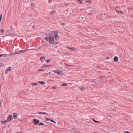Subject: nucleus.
Here are the masks:
<instances>
[{"mask_svg":"<svg viewBox=\"0 0 133 133\" xmlns=\"http://www.w3.org/2000/svg\"><path fill=\"white\" fill-rule=\"evenodd\" d=\"M116 11L118 13H119L121 14H123V12L121 11H118L116 10Z\"/></svg>","mask_w":133,"mask_h":133,"instance_id":"obj_17","label":"nucleus"},{"mask_svg":"<svg viewBox=\"0 0 133 133\" xmlns=\"http://www.w3.org/2000/svg\"><path fill=\"white\" fill-rule=\"evenodd\" d=\"M27 50V49H25L24 50H20L19 51L20 52V53H22L23 52H24L25 51H26Z\"/></svg>","mask_w":133,"mask_h":133,"instance_id":"obj_21","label":"nucleus"},{"mask_svg":"<svg viewBox=\"0 0 133 133\" xmlns=\"http://www.w3.org/2000/svg\"><path fill=\"white\" fill-rule=\"evenodd\" d=\"M45 119H46V120H49L50 119V118H45Z\"/></svg>","mask_w":133,"mask_h":133,"instance_id":"obj_39","label":"nucleus"},{"mask_svg":"<svg viewBox=\"0 0 133 133\" xmlns=\"http://www.w3.org/2000/svg\"><path fill=\"white\" fill-rule=\"evenodd\" d=\"M118 60V57L117 56H115L114 58V61L115 62H117Z\"/></svg>","mask_w":133,"mask_h":133,"instance_id":"obj_12","label":"nucleus"},{"mask_svg":"<svg viewBox=\"0 0 133 133\" xmlns=\"http://www.w3.org/2000/svg\"><path fill=\"white\" fill-rule=\"evenodd\" d=\"M67 84H68L66 83H64L62 85L63 86H66L67 85Z\"/></svg>","mask_w":133,"mask_h":133,"instance_id":"obj_26","label":"nucleus"},{"mask_svg":"<svg viewBox=\"0 0 133 133\" xmlns=\"http://www.w3.org/2000/svg\"><path fill=\"white\" fill-rule=\"evenodd\" d=\"M3 65V64L2 63H0V66H2Z\"/></svg>","mask_w":133,"mask_h":133,"instance_id":"obj_38","label":"nucleus"},{"mask_svg":"<svg viewBox=\"0 0 133 133\" xmlns=\"http://www.w3.org/2000/svg\"><path fill=\"white\" fill-rule=\"evenodd\" d=\"M11 28V30L10 31H9V32L10 33L12 34V33L14 32V30L12 29L11 26H10Z\"/></svg>","mask_w":133,"mask_h":133,"instance_id":"obj_16","label":"nucleus"},{"mask_svg":"<svg viewBox=\"0 0 133 133\" xmlns=\"http://www.w3.org/2000/svg\"><path fill=\"white\" fill-rule=\"evenodd\" d=\"M128 9H132L131 8H130V7H129L128 8Z\"/></svg>","mask_w":133,"mask_h":133,"instance_id":"obj_44","label":"nucleus"},{"mask_svg":"<svg viewBox=\"0 0 133 133\" xmlns=\"http://www.w3.org/2000/svg\"><path fill=\"white\" fill-rule=\"evenodd\" d=\"M8 56V55L6 54H1L0 55V57H6Z\"/></svg>","mask_w":133,"mask_h":133,"instance_id":"obj_10","label":"nucleus"},{"mask_svg":"<svg viewBox=\"0 0 133 133\" xmlns=\"http://www.w3.org/2000/svg\"><path fill=\"white\" fill-rule=\"evenodd\" d=\"M56 12V11H51V12H50V14H54V13H55Z\"/></svg>","mask_w":133,"mask_h":133,"instance_id":"obj_30","label":"nucleus"},{"mask_svg":"<svg viewBox=\"0 0 133 133\" xmlns=\"http://www.w3.org/2000/svg\"><path fill=\"white\" fill-rule=\"evenodd\" d=\"M55 31H53V32H55Z\"/></svg>","mask_w":133,"mask_h":133,"instance_id":"obj_56","label":"nucleus"},{"mask_svg":"<svg viewBox=\"0 0 133 133\" xmlns=\"http://www.w3.org/2000/svg\"><path fill=\"white\" fill-rule=\"evenodd\" d=\"M125 133H130L128 131H127L125 132Z\"/></svg>","mask_w":133,"mask_h":133,"instance_id":"obj_47","label":"nucleus"},{"mask_svg":"<svg viewBox=\"0 0 133 133\" xmlns=\"http://www.w3.org/2000/svg\"><path fill=\"white\" fill-rule=\"evenodd\" d=\"M12 119V115H9L7 117V120L8 122H9Z\"/></svg>","mask_w":133,"mask_h":133,"instance_id":"obj_6","label":"nucleus"},{"mask_svg":"<svg viewBox=\"0 0 133 133\" xmlns=\"http://www.w3.org/2000/svg\"><path fill=\"white\" fill-rule=\"evenodd\" d=\"M31 6H32L33 5V4L32 3H31Z\"/></svg>","mask_w":133,"mask_h":133,"instance_id":"obj_51","label":"nucleus"},{"mask_svg":"<svg viewBox=\"0 0 133 133\" xmlns=\"http://www.w3.org/2000/svg\"><path fill=\"white\" fill-rule=\"evenodd\" d=\"M31 84L32 86H34L38 84V83H32Z\"/></svg>","mask_w":133,"mask_h":133,"instance_id":"obj_13","label":"nucleus"},{"mask_svg":"<svg viewBox=\"0 0 133 133\" xmlns=\"http://www.w3.org/2000/svg\"><path fill=\"white\" fill-rule=\"evenodd\" d=\"M81 18L82 19H83L84 18L83 17H82Z\"/></svg>","mask_w":133,"mask_h":133,"instance_id":"obj_49","label":"nucleus"},{"mask_svg":"<svg viewBox=\"0 0 133 133\" xmlns=\"http://www.w3.org/2000/svg\"><path fill=\"white\" fill-rule=\"evenodd\" d=\"M58 43V42H54V44L55 45V44H57Z\"/></svg>","mask_w":133,"mask_h":133,"instance_id":"obj_36","label":"nucleus"},{"mask_svg":"<svg viewBox=\"0 0 133 133\" xmlns=\"http://www.w3.org/2000/svg\"><path fill=\"white\" fill-rule=\"evenodd\" d=\"M51 60V59H48V60H47L46 61V62L47 63H49V61Z\"/></svg>","mask_w":133,"mask_h":133,"instance_id":"obj_35","label":"nucleus"},{"mask_svg":"<svg viewBox=\"0 0 133 133\" xmlns=\"http://www.w3.org/2000/svg\"><path fill=\"white\" fill-rule=\"evenodd\" d=\"M49 43L51 44H52L54 43V38L53 35L52 34H49Z\"/></svg>","mask_w":133,"mask_h":133,"instance_id":"obj_1","label":"nucleus"},{"mask_svg":"<svg viewBox=\"0 0 133 133\" xmlns=\"http://www.w3.org/2000/svg\"><path fill=\"white\" fill-rule=\"evenodd\" d=\"M33 121H34V124L37 125L38 124L39 122V121L38 119H33L32 120Z\"/></svg>","mask_w":133,"mask_h":133,"instance_id":"obj_3","label":"nucleus"},{"mask_svg":"<svg viewBox=\"0 0 133 133\" xmlns=\"http://www.w3.org/2000/svg\"><path fill=\"white\" fill-rule=\"evenodd\" d=\"M20 53V51H19L17 52H14L13 53H11L9 55L11 56V55H15V54H19Z\"/></svg>","mask_w":133,"mask_h":133,"instance_id":"obj_8","label":"nucleus"},{"mask_svg":"<svg viewBox=\"0 0 133 133\" xmlns=\"http://www.w3.org/2000/svg\"><path fill=\"white\" fill-rule=\"evenodd\" d=\"M38 125H44V124L42 122H41L39 123L38 124Z\"/></svg>","mask_w":133,"mask_h":133,"instance_id":"obj_22","label":"nucleus"},{"mask_svg":"<svg viewBox=\"0 0 133 133\" xmlns=\"http://www.w3.org/2000/svg\"><path fill=\"white\" fill-rule=\"evenodd\" d=\"M2 14H1L0 15V22H1V20H2Z\"/></svg>","mask_w":133,"mask_h":133,"instance_id":"obj_28","label":"nucleus"},{"mask_svg":"<svg viewBox=\"0 0 133 133\" xmlns=\"http://www.w3.org/2000/svg\"><path fill=\"white\" fill-rule=\"evenodd\" d=\"M56 89V88L55 87H53L52 88V89Z\"/></svg>","mask_w":133,"mask_h":133,"instance_id":"obj_42","label":"nucleus"},{"mask_svg":"<svg viewBox=\"0 0 133 133\" xmlns=\"http://www.w3.org/2000/svg\"><path fill=\"white\" fill-rule=\"evenodd\" d=\"M45 59V57H41L40 58V59L41 60L42 62L44 61V60Z\"/></svg>","mask_w":133,"mask_h":133,"instance_id":"obj_15","label":"nucleus"},{"mask_svg":"<svg viewBox=\"0 0 133 133\" xmlns=\"http://www.w3.org/2000/svg\"><path fill=\"white\" fill-rule=\"evenodd\" d=\"M44 39L47 41H48L49 40V37H46L44 38Z\"/></svg>","mask_w":133,"mask_h":133,"instance_id":"obj_20","label":"nucleus"},{"mask_svg":"<svg viewBox=\"0 0 133 133\" xmlns=\"http://www.w3.org/2000/svg\"><path fill=\"white\" fill-rule=\"evenodd\" d=\"M53 71L56 73L57 75H61L62 74V72L61 71H59L58 70H54Z\"/></svg>","mask_w":133,"mask_h":133,"instance_id":"obj_4","label":"nucleus"},{"mask_svg":"<svg viewBox=\"0 0 133 133\" xmlns=\"http://www.w3.org/2000/svg\"><path fill=\"white\" fill-rule=\"evenodd\" d=\"M11 69L12 67L11 66H10L6 70L5 72V74H7L8 72L10 71L11 70Z\"/></svg>","mask_w":133,"mask_h":133,"instance_id":"obj_7","label":"nucleus"},{"mask_svg":"<svg viewBox=\"0 0 133 133\" xmlns=\"http://www.w3.org/2000/svg\"><path fill=\"white\" fill-rule=\"evenodd\" d=\"M57 33H56L54 35L55 39V40H58L59 39V37L57 33L58 32V31H56Z\"/></svg>","mask_w":133,"mask_h":133,"instance_id":"obj_5","label":"nucleus"},{"mask_svg":"<svg viewBox=\"0 0 133 133\" xmlns=\"http://www.w3.org/2000/svg\"><path fill=\"white\" fill-rule=\"evenodd\" d=\"M77 1H78L79 3H80L81 4H82L83 3L82 2L81 0H77Z\"/></svg>","mask_w":133,"mask_h":133,"instance_id":"obj_32","label":"nucleus"},{"mask_svg":"<svg viewBox=\"0 0 133 133\" xmlns=\"http://www.w3.org/2000/svg\"><path fill=\"white\" fill-rule=\"evenodd\" d=\"M8 35H6V36H8Z\"/></svg>","mask_w":133,"mask_h":133,"instance_id":"obj_54","label":"nucleus"},{"mask_svg":"<svg viewBox=\"0 0 133 133\" xmlns=\"http://www.w3.org/2000/svg\"><path fill=\"white\" fill-rule=\"evenodd\" d=\"M90 82L91 83H95L96 84H97L96 82L95 81H91Z\"/></svg>","mask_w":133,"mask_h":133,"instance_id":"obj_24","label":"nucleus"},{"mask_svg":"<svg viewBox=\"0 0 133 133\" xmlns=\"http://www.w3.org/2000/svg\"><path fill=\"white\" fill-rule=\"evenodd\" d=\"M65 65L67 66H68V67H71V66H73V65H68V64H66V63H65Z\"/></svg>","mask_w":133,"mask_h":133,"instance_id":"obj_23","label":"nucleus"},{"mask_svg":"<svg viewBox=\"0 0 133 133\" xmlns=\"http://www.w3.org/2000/svg\"><path fill=\"white\" fill-rule=\"evenodd\" d=\"M52 1V0H49V3H50Z\"/></svg>","mask_w":133,"mask_h":133,"instance_id":"obj_43","label":"nucleus"},{"mask_svg":"<svg viewBox=\"0 0 133 133\" xmlns=\"http://www.w3.org/2000/svg\"><path fill=\"white\" fill-rule=\"evenodd\" d=\"M94 133H97V132H94Z\"/></svg>","mask_w":133,"mask_h":133,"instance_id":"obj_55","label":"nucleus"},{"mask_svg":"<svg viewBox=\"0 0 133 133\" xmlns=\"http://www.w3.org/2000/svg\"><path fill=\"white\" fill-rule=\"evenodd\" d=\"M103 77V76H101L99 77V78L100 79H101Z\"/></svg>","mask_w":133,"mask_h":133,"instance_id":"obj_37","label":"nucleus"},{"mask_svg":"<svg viewBox=\"0 0 133 133\" xmlns=\"http://www.w3.org/2000/svg\"><path fill=\"white\" fill-rule=\"evenodd\" d=\"M82 80H83V79H81L80 81H82Z\"/></svg>","mask_w":133,"mask_h":133,"instance_id":"obj_50","label":"nucleus"},{"mask_svg":"<svg viewBox=\"0 0 133 133\" xmlns=\"http://www.w3.org/2000/svg\"><path fill=\"white\" fill-rule=\"evenodd\" d=\"M35 50V49H29L28 50Z\"/></svg>","mask_w":133,"mask_h":133,"instance_id":"obj_40","label":"nucleus"},{"mask_svg":"<svg viewBox=\"0 0 133 133\" xmlns=\"http://www.w3.org/2000/svg\"><path fill=\"white\" fill-rule=\"evenodd\" d=\"M50 66V65H44L43 66H42V67H49Z\"/></svg>","mask_w":133,"mask_h":133,"instance_id":"obj_27","label":"nucleus"},{"mask_svg":"<svg viewBox=\"0 0 133 133\" xmlns=\"http://www.w3.org/2000/svg\"><path fill=\"white\" fill-rule=\"evenodd\" d=\"M124 87H127V86L126 85H124Z\"/></svg>","mask_w":133,"mask_h":133,"instance_id":"obj_52","label":"nucleus"},{"mask_svg":"<svg viewBox=\"0 0 133 133\" xmlns=\"http://www.w3.org/2000/svg\"><path fill=\"white\" fill-rule=\"evenodd\" d=\"M22 133V131H21V132H16V133Z\"/></svg>","mask_w":133,"mask_h":133,"instance_id":"obj_48","label":"nucleus"},{"mask_svg":"<svg viewBox=\"0 0 133 133\" xmlns=\"http://www.w3.org/2000/svg\"><path fill=\"white\" fill-rule=\"evenodd\" d=\"M86 2L89 3H91V1H90V0H86Z\"/></svg>","mask_w":133,"mask_h":133,"instance_id":"obj_25","label":"nucleus"},{"mask_svg":"<svg viewBox=\"0 0 133 133\" xmlns=\"http://www.w3.org/2000/svg\"><path fill=\"white\" fill-rule=\"evenodd\" d=\"M38 82L42 85H44L45 84V83L43 81H38Z\"/></svg>","mask_w":133,"mask_h":133,"instance_id":"obj_14","label":"nucleus"},{"mask_svg":"<svg viewBox=\"0 0 133 133\" xmlns=\"http://www.w3.org/2000/svg\"><path fill=\"white\" fill-rule=\"evenodd\" d=\"M1 122H2L3 123H6L9 122L8 121V120L7 119H6L4 121H1Z\"/></svg>","mask_w":133,"mask_h":133,"instance_id":"obj_19","label":"nucleus"},{"mask_svg":"<svg viewBox=\"0 0 133 133\" xmlns=\"http://www.w3.org/2000/svg\"><path fill=\"white\" fill-rule=\"evenodd\" d=\"M84 89V87L80 88H79L80 90H83Z\"/></svg>","mask_w":133,"mask_h":133,"instance_id":"obj_31","label":"nucleus"},{"mask_svg":"<svg viewBox=\"0 0 133 133\" xmlns=\"http://www.w3.org/2000/svg\"><path fill=\"white\" fill-rule=\"evenodd\" d=\"M49 74H51V72H49Z\"/></svg>","mask_w":133,"mask_h":133,"instance_id":"obj_53","label":"nucleus"},{"mask_svg":"<svg viewBox=\"0 0 133 133\" xmlns=\"http://www.w3.org/2000/svg\"><path fill=\"white\" fill-rule=\"evenodd\" d=\"M65 24L64 23H63L62 24V25H65Z\"/></svg>","mask_w":133,"mask_h":133,"instance_id":"obj_46","label":"nucleus"},{"mask_svg":"<svg viewBox=\"0 0 133 133\" xmlns=\"http://www.w3.org/2000/svg\"><path fill=\"white\" fill-rule=\"evenodd\" d=\"M50 121L51 122H53L54 123H56V122H55L53 120H52V119H51V120H50Z\"/></svg>","mask_w":133,"mask_h":133,"instance_id":"obj_29","label":"nucleus"},{"mask_svg":"<svg viewBox=\"0 0 133 133\" xmlns=\"http://www.w3.org/2000/svg\"><path fill=\"white\" fill-rule=\"evenodd\" d=\"M38 114H43V115H48V113H46L45 112H38Z\"/></svg>","mask_w":133,"mask_h":133,"instance_id":"obj_11","label":"nucleus"},{"mask_svg":"<svg viewBox=\"0 0 133 133\" xmlns=\"http://www.w3.org/2000/svg\"><path fill=\"white\" fill-rule=\"evenodd\" d=\"M66 48L73 51H77L78 50L77 49L74 47L70 48L69 47H67Z\"/></svg>","mask_w":133,"mask_h":133,"instance_id":"obj_2","label":"nucleus"},{"mask_svg":"<svg viewBox=\"0 0 133 133\" xmlns=\"http://www.w3.org/2000/svg\"><path fill=\"white\" fill-rule=\"evenodd\" d=\"M114 81V79H111V82H113Z\"/></svg>","mask_w":133,"mask_h":133,"instance_id":"obj_41","label":"nucleus"},{"mask_svg":"<svg viewBox=\"0 0 133 133\" xmlns=\"http://www.w3.org/2000/svg\"><path fill=\"white\" fill-rule=\"evenodd\" d=\"M4 30L3 29H2L1 30V33H3L4 31Z\"/></svg>","mask_w":133,"mask_h":133,"instance_id":"obj_34","label":"nucleus"},{"mask_svg":"<svg viewBox=\"0 0 133 133\" xmlns=\"http://www.w3.org/2000/svg\"><path fill=\"white\" fill-rule=\"evenodd\" d=\"M44 71V70L43 69H39L38 70V71Z\"/></svg>","mask_w":133,"mask_h":133,"instance_id":"obj_33","label":"nucleus"},{"mask_svg":"<svg viewBox=\"0 0 133 133\" xmlns=\"http://www.w3.org/2000/svg\"><path fill=\"white\" fill-rule=\"evenodd\" d=\"M13 117L14 119H16L17 117V114L16 113H14L13 115Z\"/></svg>","mask_w":133,"mask_h":133,"instance_id":"obj_9","label":"nucleus"},{"mask_svg":"<svg viewBox=\"0 0 133 133\" xmlns=\"http://www.w3.org/2000/svg\"><path fill=\"white\" fill-rule=\"evenodd\" d=\"M93 121L95 122V123H101V122H99V121H96V120H95L94 119V118H93L92 119Z\"/></svg>","mask_w":133,"mask_h":133,"instance_id":"obj_18","label":"nucleus"},{"mask_svg":"<svg viewBox=\"0 0 133 133\" xmlns=\"http://www.w3.org/2000/svg\"><path fill=\"white\" fill-rule=\"evenodd\" d=\"M109 57H107L105 59H109Z\"/></svg>","mask_w":133,"mask_h":133,"instance_id":"obj_45","label":"nucleus"}]
</instances>
